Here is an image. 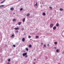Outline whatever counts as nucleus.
I'll list each match as a JSON object with an SVG mask.
<instances>
[{
  "instance_id": "nucleus-18",
  "label": "nucleus",
  "mask_w": 64,
  "mask_h": 64,
  "mask_svg": "<svg viewBox=\"0 0 64 64\" xmlns=\"http://www.w3.org/2000/svg\"><path fill=\"white\" fill-rule=\"evenodd\" d=\"M8 62H10V59L9 58L8 59Z\"/></svg>"
},
{
  "instance_id": "nucleus-24",
  "label": "nucleus",
  "mask_w": 64,
  "mask_h": 64,
  "mask_svg": "<svg viewBox=\"0 0 64 64\" xmlns=\"http://www.w3.org/2000/svg\"><path fill=\"white\" fill-rule=\"evenodd\" d=\"M22 40H25V38H23L22 39Z\"/></svg>"
},
{
  "instance_id": "nucleus-20",
  "label": "nucleus",
  "mask_w": 64,
  "mask_h": 64,
  "mask_svg": "<svg viewBox=\"0 0 64 64\" xmlns=\"http://www.w3.org/2000/svg\"><path fill=\"white\" fill-rule=\"evenodd\" d=\"M16 21V20L15 19H13V21Z\"/></svg>"
},
{
  "instance_id": "nucleus-35",
  "label": "nucleus",
  "mask_w": 64,
  "mask_h": 64,
  "mask_svg": "<svg viewBox=\"0 0 64 64\" xmlns=\"http://www.w3.org/2000/svg\"><path fill=\"white\" fill-rule=\"evenodd\" d=\"M54 49H56V47H54Z\"/></svg>"
},
{
  "instance_id": "nucleus-6",
  "label": "nucleus",
  "mask_w": 64,
  "mask_h": 64,
  "mask_svg": "<svg viewBox=\"0 0 64 64\" xmlns=\"http://www.w3.org/2000/svg\"><path fill=\"white\" fill-rule=\"evenodd\" d=\"M42 15L43 16H45L46 15V14L45 12H43L42 14Z\"/></svg>"
},
{
  "instance_id": "nucleus-22",
  "label": "nucleus",
  "mask_w": 64,
  "mask_h": 64,
  "mask_svg": "<svg viewBox=\"0 0 64 64\" xmlns=\"http://www.w3.org/2000/svg\"><path fill=\"white\" fill-rule=\"evenodd\" d=\"M22 10H23V8H21L20 9V11H22Z\"/></svg>"
},
{
  "instance_id": "nucleus-28",
  "label": "nucleus",
  "mask_w": 64,
  "mask_h": 64,
  "mask_svg": "<svg viewBox=\"0 0 64 64\" xmlns=\"http://www.w3.org/2000/svg\"><path fill=\"white\" fill-rule=\"evenodd\" d=\"M37 2L36 3V4L35 5L36 6H37Z\"/></svg>"
},
{
  "instance_id": "nucleus-21",
  "label": "nucleus",
  "mask_w": 64,
  "mask_h": 64,
  "mask_svg": "<svg viewBox=\"0 0 64 64\" xmlns=\"http://www.w3.org/2000/svg\"><path fill=\"white\" fill-rule=\"evenodd\" d=\"M24 28H22L21 29V31H23V30H24Z\"/></svg>"
},
{
  "instance_id": "nucleus-33",
  "label": "nucleus",
  "mask_w": 64,
  "mask_h": 64,
  "mask_svg": "<svg viewBox=\"0 0 64 64\" xmlns=\"http://www.w3.org/2000/svg\"><path fill=\"white\" fill-rule=\"evenodd\" d=\"M7 64H10V63L9 62H8Z\"/></svg>"
},
{
  "instance_id": "nucleus-36",
  "label": "nucleus",
  "mask_w": 64,
  "mask_h": 64,
  "mask_svg": "<svg viewBox=\"0 0 64 64\" xmlns=\"http://www.w3.org/2000/svg\"><path fill=\"white\" fill-rule=\"evenodd\" d=\"M22 41L23 42H24V41H25V40H22Z\"/></svg>"
},
{
  "instance_id": "nucleus-14",
  "label": "nucleus",
  "mask_w": 64,
  "mask_h": 64,
  "mask_svg": "<svg viewBox=\"0 0 64 64\" xmlns=\"http://www.w3.org/2000/svg\"><path fill=\"white\" fill-rule=\"evenodd\" d=\"M26 16H28V17H29V16H30V14H27Z\"/></svg>"
},
{
  "instance_id": "nucleus-29",
  "label": "nucleus",
  "mask_w": 64,
  "mask_h": 64,
  "mask_svg": "<svg viewBox=\"0 0 64 64\" xmlns=\"http://www.w3.org/2000/svg\"><path fill=\"white\" fill-rule=\"evenodd\" d=\"M18 31L17 30L16 32V33H18Z\"/></svg>"
},
{
  "instance_id": "nucleus-3",
  "label": "nucleus",
  "mask_w": 64,
  "mask_h": 64,
  "mask_svg": "<svg viewBox=\"0 0 64 64\" xmlns=\"http://www.w3.org/2000/svg\"><path fill=\"white\" fill-rule=\"evenodd\" d=\"M14 8L13 7L11 8H10V10H11L12 11V10H14Z\"/></svg>"
},
{
  "instance_id": "nucleus-25",
  "label": "nucleus",
  "mask_w": 64,
  "mask_h": 64,
  "mask_svg": "<svg viewBox=\"0 0 64 64\" xmlns=\"http://www.w3.org/2000/svg\"><path fill=\"white\" fill-rule=\"evenodd\" d=\"M44 47H46V44H44Z\"/></svg>"
},
{
  "instance_id": "nucleus-34",
  "label": "nucleus",
  "mask_w": 64,
  "mask_h": 64,
  "mask_svg": "<svg viewBox=\"0 0 64 64\" xmlns=\"http://www.w3.org/2000/svg\"><path fill=\"white\" fill-rule=\"evenodd\" d=\"M47 46H48H48H49V44H48V45H47Z\"/></svg>"
},
{
  "instance_id": "nucleus-39",
  "label": "nucleus",
  "mask_w": 64,
  "mask_h": 64,
  "mask_svg": "<svg viewBox=\"0 0 64 64\" xmlns=\"http://www.w3.org/2000/svg\"><path fill=\"white\" fill-rule=\"evenodd\" d=\"M18 0V1H21V0Z\"/></svg>"
},
{
  "instance_id": "nucleus-27",
  "label": "nucleus",
  "mask_w": 64,
  "mask_h": 64,
  "mask_svg": "<svg viewBox=\"0 0 64 64\" xmlns=\"http://www.w3.org/2000/svg\"><path fill=\"white\" fill-rule=\"evenodd\" d=\"M13 47H16V46L15 45H13Z\"/></svg>"
},
{
  "instance_id": "nucleus-37",
  "label": "nucleus",
  "mask_w": 64,
  "mask_h": 64,
  "mask_svg": "<svg viewBox=\"0 0 64 64\" xmlns=\"http://www.w3.org/2000/svg\"><path fill=\"white\" fill-rule=\"evenodd\" d=\"M64 53V52H62V54H63Z\"/></svg>"
},
{
  "instance_id": "nucleus-44",
  "label": "nucleus",
  "mask_w": 64,
  "mask_h": 64,
  "mask_svg": "<svg viewBox=\"0 0 64 64\" xmlns=\"http://www.w3.org/2000/svg\"><path fill=\"white\" fill-rule=\"evenodd\" d=\"M4 0V1H5V0Z\"/></svg>"
},
{
  "instance_id": "nucleus-41",
  "label": "nucleus",
  "mask_w": 64,
  "mask_h": 64,
  "mask_svg": "<svg viewBox=\"0 0 64 64\" xmlns=\"http://www.w3.org/2000/svg\"><path fill=\"white\" fill-rule=\"evenodd\" d=\"M35 64V62H34V64Z\"/></svg>"
},
{
  "instance_id": "nucleus-17",
  "label": "nucleus",
  "mask_w": 64,
  "mask_h": 64,
  "mask_svg": "<svg viewBox=\"0 0 64 64\" xmlns=\"http://www.w3.org/2000/svg\"><path fill=\"white\" fill-rule=\"evenodd\" d=\"M36 38H39V36H36Z\"/></svg>"
},
{
  "instance_id": "nucleus-32",
  "label": "nucleus",
  "mask_w": 64,
  "mask_h": 64,
  "mask_svg": "<svg viewBox=\"0 0 64 64\" xmlns=\"http://www.w3.org/2000/svg\"><path fill=\"white\" fill-rule=\"evenodd\" d=\"M13 36H14V35H12V36H11V37H13Z\"/></svg>"
},
{
  "instance_id": "nucleus-8",
  "label": "nucleus",
  "mask_w": 64,
  "mask_h": 64,
  "mask_svg": "<svg viewBox=\"0 0 64 64\" xmlns=\"http://www.w3.org/2000/svg\"><path fill=\"white\" fill-rule=\"evenodd\" d=\"M25 21V18H24L22 20V21L23 22H24Z\"/></svg>"
},
{
  "instance_id": "nucleus-9",
  "label": "nucleus",
  "mask_w": 64,
  "mask_h": 64,
  "mask_svg": "<svg viewBox=\"0 0 64 64\" xmlns=\"http://www.w3.org/2000/svg\"><path fill=\"white\" fill-rule=\"evenodd\" d=\"M56 27H58L59 26V24L58 23H57L56 24Z\"/></svg>"
},
{
  "instance_id": "nucleus-30",
  "label": "nucleus",
  "mask_w": 64,
  "mask_h": 64,
  "mask_svg": "<svg viewBox=\"0 0 64 64\" xmlns=\"http://www.w3.org/2000/svg\"><path fill=\"white\" fill-rule=\"evenodd\" d=\"M25 57L26 58H27V55L26 54V56H25Z\"/></svg>"
},
{
  "instance_id": "nucleus-10",
  "label": "nucleus",
  "mask_w": 64,
  "mask_h": 64,
  "mask_svg": "<svg viewBox=\"0 0 64 64\" xmlns=\"http://www.w3.org/2000/svg\"><path fill=\"white\" fill-rule=\"evenodd\" d=\"M29 48H31V47H32V46L31 45V44L29 45Z\"/></svg>"
},
{
  "instance_id": "nucleus-15",
  "label": "nucleus",
  "mask_w": 64,
  "mask_h": 64,
  "mask_svg": "<svg viewBox=\"0 0 64 64\" xmlns=\"http://www.w3.org/2000/svg\"><path fill=\"white\" fill-rule=\"evenodd\" d=\"M28 38H31V36H28Z\"/></svg>"
},
{
  "instance_id": "nucleus-40",
  "label": "nucleus",
  "mask_w": 64,
  "mask_h": 64,
  "mask_svg": "<svg viewBox=\"0 0 64 64\" xmlns=\"http://www.w3.org/2000/svg\"><path fill=\"white\" fill-rule=\"evenodd\" d=\"M34 60L35 61L36 60V59H34Z\"/></svg>"
},
{
  "instance_id": "nucleus-11",
  "label": "nucleus",
  "mask_w": 64,
  "mask_h": 64,
  "mask_svg": "<svg viewBox=\"0 0 64 64\" xmlns=\"http://www.w3.org/2000/svg\"><path fill=\"white\" fill-rule=\"evenodd\" d=\"M59 50L57 49L56 50V52L57 53H58L59 52Z\"/></svg>"
},
{
  "instance_id": "nucleus-12",
  "label": "nucleus",
  "mask_w": 64,
  "mask_h": 64,
  "mask_svg": "<svg viewBox=\"0 0 64 64\" xmlns=\"http://www.w3.org/2000/svg\"><path fill=\"white\" fill-rule=\"evenodd\" d=\"M4 5H1L0 6V8L1 7H4Z\"/></svg>"
},
{
  "instance_id": "nucleus-23",
  "label": "nucleus",
  "mask_w": 64,
  "mask_h": 64,
  "mask_svg": "<svg viewBox=\"0 0 64 64\" xmlns=\"http://www.w3.org/2000/svg\"><path fill=\"white\" fill-rule=\"evenodd\" d=\"M57 44V42H54V44Z\"/></svg>"
},
{
  "instance_id": "nucleus-38",
  "label": "nucleus",
  "mask_w": 64,
  "mask_h": 64,
  "mask_svg": "<svg viewBox=\"0 0 64 64\" xmlns=\"http://www.w3.org/2000/svg\"><path fill=\"white\" fill-rule=\"evenodd\" d=\"M41 44L42 45V44H43V43H41Z\"/></svg>"
},
{
  "instance_id": "nucleus-5",
  "label": "nucleus",
  "mask_w": 64,
  "mask_h": 64,
  "mask_svg": "<svg viewBox=\"0 0 64 64\" xmlns=\"http://www.w3.org/2000/svg\"><path fill=\"white\" fill-rule=\"evenodd\" d=\"M18 25H20L21 24V22H19L18 24Z\"/></svg>"
},
{
  "instance_id": "nucleus-42",
  "label": "nucleus",
  "mask_w": 64,
  "mask_h": 64,
  "mask_svg": "<svg viewBox=\"0 0 64 64\" xmlns=\"http://www.w3.org/2000/svg\"><path fill=\"white\" fill-rule=\"evenodd\" d=\"M14 14H15V13H14Z\"/></svg>"
},
{
  "instance_id": "nucleus-31",
  "label": "nucleus",
  "mask_w": 64,
  "mask_h": 64,
  "mask_svg": "<svg viewBox=\"0 0 64 64\" xmlns=\"http://www.w3.org/2000/svg\"><path fill=\"white\" fill-rule=\"evenodd\" d=\"M50 9H52V7H50Z\"/></svg>"
},
{
  "instance_id": "nucleus-7",
  "label": "nucleus",
  "mask_w": 64,
  "mask_h": 64,
  "mask_svg": "<svg viewBox=\"0 0 64 64\" xmlns=\"http://www.w3.org/2000/svg\"><path fill=\"white\" fill-rule=\"evenodd\" d=\"M19 28H14V29H15V30H19Z\"/></svg>"
},
{
  "instance_id": "nucleus-19",
  "label": "nucleus",
  "mask_w": 64,
  "mask_h": 64,
  "mask_svg": "<svg viewBox=\"0 0 64 64\" xmlns=\"http://www.w3.org/2000/svg\"><path fill=\"white\" fill-rule=\"evenodd\" d=\"M4 2H5V1H3L2 2H1V4H2V3H4Z\"/></svg>"
},
{
  "instance_id": "nucleus-2",
  "label": "nucleus",
  "mask_w": 64,
  "mask_h": 64,
  "mask_svg": "<svg viewBox=\"0 0 64 64\" xmlns=\"http://www.w3.org/2000/svg\"><path fill=\"white\" fill-rule=\"evenodd\" d=\"M27 53L26 52L25 53H24L22 54V55L23 56H26V55H27Z\"/></svg>"
},
{
  "instance_id": "nucleus-13",
  "label": "nucleus",
  "mask_w": 64,
  "mask_h": 64,
  "mask_svg": "<svg viewBox=\"0 0 64 64\" xmlns=\"http://www.w3.org/2000/svg\"><path fill=\"white\" fill-rule=\"evenodd\" d=\"M60 11H63V9H62L61 8H60Z\"/></svg>"
},
{
  "instance_id": "nucleus-43",
  "label": "nucleus",
  "mask_w": 64,
  "mask_h": 64,
  "mask_svg": "<svg viewBox=\"0 0 64 64\" xmlns=\"http://www.w3.org/2000/svg\"><path fill=\"white\" fill-rule=\"evenodd\" d=\"M58 64H60V63H59Z\"/></svg>"
},
{
  "instance_id": "nucleus-4",
  "label": "nucleus",
  "mask_w": 64,
  "mask_h": 64,
  "mask_svg": "<svg viewBox=\"0 0 64 64\" xmlns=\"http://www.w3.org/2000/svg\"><path fill=\"white\" fill-rule=\"evenodd\" d=\"M56 29V26H54L53 27V30H55Z\"/></svg>"
},
{
  "instance_id": "nucleus-16",
  "label": "nucleus",
  "mask_w": 64,
  "mask_h": 64,
  "mask_svg": "<svg viewBox=\"0 0 64 64\" xmlns=\"http://www.w3.org/2000/svg\"><path fill=\"white\" fill-rule=\"evenodd\" d=\"M26 50L27 51H28V49L27 48H26Z\"/></svg>"
},
{
  "instance_id": "nucleus-26",
  "label": "nucleus",
  "mask_w": 64,
  "mask_h": 64,
  "mask_svg": "<svg viewBox=\"0 0 64 64\" xmlns=\"http://www.w3.org/2000/svg\"><path fill=\"white\" fill-rule=\"evenodd\" d=\"M23 34V35H25V33L24 32Z\"/></svg>"
},
{
  "instance_id": "nucleus-1",
  "label": "nucleus",
  "mask_w": 64,
  "mask_h": 64,
  "mask_svg": "<svg viewBox=\"0 0 64 64\" xmlns=\"http://www.w3.org/2000/svg\"><path fill=\"white\" fill-rule=\"evenodd\" d=\"M54 26V25H53V24H50V28H52V27H53Z\"/></svg>"
}]
</instances>
